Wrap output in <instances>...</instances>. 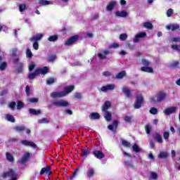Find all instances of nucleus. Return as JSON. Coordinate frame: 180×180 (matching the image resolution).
<instances>
[{
	"label": "nucleus",
	"instance_id": "obj_11",
	"mask_svg": "<svg viewBox=\"0 0 180 180\" xmlns=\"http://www.w3.org/2000/svg\"><path fill=\"white\" fill-rule=\"evenodd\" d=\"M144 37H147V33L142 32L137 34L134 38V43H139L140 39H144Z\"/></svg>",
	"mask_w": 180,
	"mask_h": 180
},
{
	"label": "nucleus",
	"instance_id": "obj_14",
	"mask_svg": "<svg viewBox=\"0 0 180 180\" xmlns=\"http://www.w3.org/2000/svg\"><path fill=\"white\" fill-rule=\"evenodd\" d=\"M115 15L117 18H127V16H129V13H127V11L125 10L122 11H117L115 13Z\"/></svg>",
	"mask_w": 180,
	"mask_h": 180
},
{
	"label": "nucleus",
	"instance_id": "obj_20",
	"mask_svg": "<svg viewBox=\"0 0 180 180\" xmlns=\"http://www.w3.org/2000/svg\"><path fill=\"white\" fill-rule=\"evenodd\" d=\"M119 127V121L117 120H115L112 122V124H110L108 126V129L109 130L113 131V129L117 130V127Z\"/></svg>",
	"mask_w": 180,
	"mask_h": 180
},
{
	"label": "nucleus",
	"instance_id": "obj_37",
	"mask_svg": "<svg viewBox=\"0 0 180 180\" xmlns=\"http://www.w3.org/2000/svg\"><path fill=\"white\" fill-rule=\"evenodd\" d=\"M40 6H46V5H51V1L47 0H39Z\"/></svg>",
	"mask_w": 180,
	"mask_h": 180
},
{
	"label": "nucleus",
	"instance_id": "obj_40",
	"mask_svg": "<svg viewBox=\"0 0 180 180\" xmlns=\"http://www.w3.org/2000/svg\"><path fill=\"white\" fill-rule=\"evenodd\" d=\"M58 40V35H51L48 38L49 41H57Z\"/></svg>",
	"mask_w": 180,
	"mask_h": 180
},
{
	"label": "nucleus",
	"instance_id": "obj_9",
	"mask_svg": "<svg viewBox=\"0 0 180 180\" xmlns=\"http://www.w3.org/2000/svg\"><path fill=\"white\" fill-rule=\"evenodd\" d=\"M37 71L39 75H40V74H41V75H46V74H49V72H50V68L47 66H44L41 68H37Z\"/></svg>",
	"mask_w": 180,
	"mask_h": 180
},
{
	"label": "nucleus",
	"instance_id": "obj_38",
	"mask_svg": "<svg viewBox=\"0 0 180 180\" xmlns=\"http://www.w3.org/2000/svg\"><path fill=\"white\" fill-rule=\"evenodd\" d=\"M143 27H145L146 29H148V30H151V29H153V23L150 22H145L143 24Z\"/></svg>",
	"mask_w": 180,
	"mask_h": 180
},
{
	"label": "nucleus",
	"instance_id": "obj_26",
	"mask_svg": "<svg viewBox=\"0 0 180 180\" xmlns=\"http://www.w3.org/2000/svg\"><path fill=\"white\" fill-rule=\"evenodd\" d=\"M122 92L124 94L126 98H131V96L133 95L131 94V91H130V89H129L126 87L122 88Z\"/></svg>",
	"mask_w": 180,
	"mask_h": 180
},
{
	"label": "nucleus",
	"instance_id": "obj_32",
	"mask_svg": "<svg viewBox=\"0 0 180 180\" xmlns=\"http://www.w3.org/2000/svg\"><path fill=\"white\" fill-rule=\"evenodd\" d=\"M6 158L9 162H15V158L9 152L6 153Z\"/></svg>",
	"mask_w": 180,
	"mask_h": 180
},
{
	"label": "nucleus",
	"instance_id": "obj_48",
	"mask_svg": "<svg viewBox=\"0 0 180 180\" xmlns=\"http://www.w3.org/2000/svg\"><path fill=\"white\" fill-rule=\"evenodd\" d=\"M122 146H123L124 147H131V144L130 143V142L126 141V140H122Z\"/></svg>",
	"mask_w": 180,
	"mask_h": 180
},
{
	"label": "nucleus",
	"instance_id": "obj_60",
	"mask_svg": "<svg viewBox=\"0 0 180 180\" xmlns=\"http://www.w3.org/2000/svg\"><path fill=\"white\" fill-rule=\"evenodd\" d=\"M33 43V49L34 50H39V42L37 41H32Z\"/></svg>",
	"mask_w": 180,
	"mask_h": 180
},
{
	"label": "nucleus",
	"instance_id": "obj_39",
	"mask_svg": "<svg viewBox=\"0 0 180 180\" xmlns=\"http://www.w3.org/2000/svg\"><path fill=\"white\" fill-rule=\"evenodd\" d=\"M37 75H39V73L37 72V70L36 69L34 72H32L28 75V78L29 79H34V78H36Z\"/></svg>",
	"mask_w": 180,
	"mask_h": 180
},
{
	"label": "nucleus",
	"instance_id": "obj_31",
	"mask_svg": "<svg viewBox=\"0 0 180 180\" xmlns=\"http://www.w3.org/2000/svg\"><path fill=\"white\" fill-rule=\"evenodd\" d=\"M103 113H104V118L105 119L106 122L112 121V113L110 112L106 111Z\"/></svg>",
	"mask_w": 180,
	"mask_h": 180
},
{
	"label": "nucleus",
	"instance_id": "obj_47",
	"mask_svg": "<svg viewBox=\"0 0 180 180\" xmlns=\"http://www.w3.org/2000/svg\"><path fill=\"white\" fill-rule=\"evenodd\" d=\"M56 82V79L54 77H49L46 79V84L48 85H52V84H54Z\"/></svg>",
	"mask_w": 180,
	"mask_h": 180
},
{
	"label": "nucleus",
	"instance_id": "obj_56",
	"mask_svg": "<svg viewBox=\"0 0 180 180\" xmlns=\"http://www.w3.org/2000/svg\"><path fill=\"white\" fill-rule=\"evenodd\" d=\"M172 15H174V10H172V8L168 9L167 11V18H171V16H172Z\"/></svg>",
	"mask_w": 180,
	"mask_h": 180
},
{
	"label": "nucleus",
	"instance_id": "obj_27",
	"mask_svg": "<svg viewBox=\"0 0 180 180\" xmlns=\"http://www.w3.org/2000/svg\"><path fill=\"white\" fill-rule=\"evenodd\" d=\"M43 39V34H37L36 36H33L30 39V41H39Z\"/></svg>",
	"mask_w": 180,
	"mask_h": 180
},
{
	"label": "nucleus",
	"instance_id": "obj_24",
	"mask_svg": "<svg viewBox=\"0 0 180 180\" xmlns=\"http://www.w3.org/2000/svg\"><path fill=\"white\" fill-rule=\"evenodd\" d=\"M115 6H116V1H111L107 5L106 9H107V11L110 12V11H113Z\"/></svg>",
	"mask_w": 180,
	"mask_h": 180
},
{
	"label": "nucleus",
	"instance_id": "obj_45",
	"mask_svg": "<svg viewBox=\"0 0 180 180\" xmlns=\"http://www.w3.org/2000/svg\"><path fill=\"white\" fill-rule=\"evenodd\" d=\"M38 123L43 124H48L50 123V120H49V118H42L38 120Z\"/></svg>",
	"mask_w": 180,
	"mask_h": 180
},
{
	"label": "nucleus",
	"instance_id": "obj_54",
	"mask_svg": "<svg viewBox=\"0 0 180 180\" xmlns=\"http://www.w3.org/2000/svg\"><path fill=\"white\" fill-rule=\"evenodd\" d=\"M37 102H39V99L37 98H31L28 99L29 103H37Z\"/></svg>",
	"mask_w": 180,
	"mask_h": 180
},
{
	"label": "nucleus",
	"instance_id": "obj_55",
	"mask_svg": "<svg viewBox=\"0 0 180 180\" xmlns=\"http://www.w3.org/2000/svg\"><path fill=\"white\" fill-rule=\"evenodd\" d=\"M15 106H16V102L12 101L9 103L8 108L11 109V110H15Z\"/></svg>",
	"mask_w": 180,
	"mask_h": 180
},
{
	"label": "nucleus",
	"instance_id": "obj_36",
	"mask_svg": "<svg viewBox=\"0 0 180 180\" xmlns=\"http://www.w3.org/2000/svg\"><path fill=\"white\" fill-rule=\"evenodd\" d=\"M6 119L8 120V122H11V123H15V117L10 114L6 115Z\"/></svg>",
	"mask_w": 180,
	"mask_h": 180
},
{
	"label": "nucleus",
	"instance_id": "obj_49",
	"mask_svg": "<svg viewBox=\"0 0 180 180\" xmlns=\"http://www.w3.org/2000/svg\"><path fill=\"white\" fill-rule=\"evenodd\" d=\"M78 171H79V167H77L75 169L74 173H72V174L70 176V177L69 178L70 180L74 179V178H75L77 176V172H78Z\"/></svg>",
	"mask_w": 180,
	"mask_h": 180
},
{
	"label": "nucleus",
	"instance_id": "obj_10",
	"mask_svg": "<svg viewBox=\"0 0 180 180\" xmlns=\"http://www.w3.org/2000/svg\"><path fill=\"white\" fill-rule=\"evenodd\" d=\"M50 96L51 98L56 99V98H64L65 94L63 93V91H53L51 94Z\"/></svg>",
	"mask_w": 180,
	"mask_h": 180
},
{
	"label": "nucleus",
	"instance_id": "obj_64",
	"mask_svg": "<svg viewBox=\"0 0 180 180\" xmlns=\"http://www.w3.org/2000/svg\"><path fill=\"white\" fill-rule=\"evenodd\" d=\"M23 68V64L22 63H19V67L17 68L18 72H22Z\"/></svg>",
	"mask_w": 180,
	"mask_h": 180
},
{
	"label": "nucleus",
	"instance_id": "obj_44",
	"mask_svg": "<svg viewBox=\"0 0 180 180\" xmlns=\"http://www.w3.org/2000/svg\"><path fill=\"white\" fill-rule=\"evenodd\" d=\"M6 67H8V63L2 62L0 63V71H5V70H6Z\"/></svg>",
	"mask_w": 180,
	"mask_h": 180
},
{
	"label": "nucleus",
	"instance_id": "obj_53",
	"mask_svg": "<svg viewBox=\"0 0 180 180\" xmlns=\"http://www.w3.org/2000/svg\"><path fill=\"white\" fill-rule=\"evenodd\" d=\"M127 34H121L120 35V40H121V41H124V40L127 39Z\"/></svg>",
	"mask_w": 180,
	"mask_h": 180
},
{
	"label": "nucleus",
	"instance_id": "obj_22",
	"mask_svg": "<svg viewBox=\"0 0 180 180\" xmlns=\"http://www.w3.org/2000/svg\"><path fill=\"white\" fill-rule=\"evenodd\" d=\"M141 70L143 72H148V74H153L154 72V69L149 66H142Z\"/></svg>",
	"mask_w": 180,
	"mask_h": 180
},
{
	"label": "nucleus",
	"instance_id": "obj_58",
	"mask_svg": "<svg viewBox=\"0 0 180 180\" xmlns=\"http://www.w3.org/2000/svg\"><path fill=\"white\" fill-rule=\"evenodd\" d=\"M150 113H151V115H157V113H158V110L155 108H152L150 110Z\"/></svg>",
	"mask_w": 180,
	"mask_h": 180
},
{
	"label": "nucleus",
	"instance_id": "obj_4",
	"mask_svg": "<svg viewBox=\"0 0 180 180\" xmlns=\"http://www.w3.org/2000/svg\"><path fill=\"white\" fill-rule=\"evenodd\" d=\"M78 40H79V35H73L65 41V46H67L68 47L72 46V44H75Z\"/></svg>",
	"mask_w": 180,
	"mask_h": 180
},
{
	"label": "nucleus",
	"instance_id": "obj_7",
	"mask_svg": "<svg viewBox=\"0 0 180 180\" xmlns=\"http://www.w3.org/2000/svg\"><path fill=\"white\" fill-rule=\"evenodd\" d=\"M109 54H112V52L108 50H103L101 51V53L97 54V56L100 60H106V56H109Z\"/></svg>",
	"mask_w": 180,
	"mask_h": 180
},
{
	"label": "nucleus",
	"instance_id": "obj_51",
	"mask_svg": "<svg viewBox=\"0 0 180 180\" xmlns=\"http://www.w3.org/2000/svg\"><path fill=\"white\" fill-rule=\"evenodd\" d=\"M132 119L131 115H127L124 117V120L126 123H131Z\"/></svg>",
	"mask_w": 180,
	"mask_h": 180
},
{
	"label": "nucleus",
	"instance_id": "obj_61",
	"mask_svg": "<svg viewBox=\"0 0 180 180\" xmlns=\"http://www.w3.org/2000/svg\"><path fill=\"white\" fill-rule=\"evenodd\" d=\"M146 129V132L147 133V134H150V133H151V127H150V125L146 124L145 127Z\"/></svg>",
	"mask_w": 180,
	"mask_h": 180
},
{
	"label": "nucleus",
	"instance_id": "obj_15",
	"mask_svg": "<svg viewBox=\"0 0 180 180\" xmlns=\"http://www.w3.org/2000/svg\"><path fill=\"white\" fill-rule=\"evenodd\" d=\"M31 155H32V154L30 153H25L20 160V164H22L23 165H25V162H27V161L29 160V158H30Z\"/></svg>",
	"mask_w": 180,
	"mask_h": 180
},
{
	"label": "nucleus",
	"instance_id": "obj_63",
	"mask_svg": "<svg viewBox=\"0 0 180 180\" xmlns=\"http://www.w3.org/2000/svg\"><path fill=\"white\" fill-rule=\"evenodd\" d=\"M13 64L19 63V60H20L19 56H15V57H13Z\"/></svg>",
	"mask_w": 180,
	"mask_h": 180
},
{
	"label": "nucleus",
	"instance_id": "obj_59",
	"mask_svg": "<svg viewBox=\"0 0 180 180\" xmlns=\"http://www.w3.org/2000/svg\"><path fill=\"white\" fill-rule=\"evenodd\" d=\"M171 47L173 50H176V51H180V46L179 45L173 44V45H172Z\"/></svg>",
	"mask_w": 180,
	"mask_h": 180
},
{
	"label": "nucleus",
	"instance_id": "obj_57",
	"mask_svg": "<svg viewBox=\"0 0 180 180\" xmlns=\"http://www.w3.org/2000/svg\"><path fill=\"white\" fill-rule=\"evenodd\" d=\"M17 53H18V48H13V49L11 50L12 57H16V56H18Z\"/></svg>",
	"mask_w": 180,
	"mask_h": 180
},
{
	"label": "nucleus",
	"instance_id": "obj_16",
	"mask_svg": "<svg viewBox=\"0 0 180 180\" xmlns=\"http://www.w3.org/2000/svg\"><path fill=\"white\" fill-rule=\"evenodd\" d=\"M74 89H75V86L74 85L67 86L64 88V91H63L65 94V96H67L68 94H71Z\"/></svg>",
	"mask_w": 180,
	"mask_h": 180
},
{
	"label": "nucleus",
	"instance_id": "obj_19",
	"mask_svg": "<svg viewBox=\"0 0 180 180\" xmlns=\"http://www.w3.org/2000/svg\"><path fill=\"white\" fill-rule=\"evenodd\" d=\"M166 29H167V30H172V32H175V30H179L180 26L178 24H171L169 25H166Z\"/></svg>",
	"mask_w": 180,
	"mask_h": 180
},
{
	"label": "nucleus",
	"instance_id": "obj_5",
	"mask_svg": "<svg viewBox=\"0 0 180 180\" xmlns=\"http://www.w3.org/2000/svg\"><path fill=\"white\" fill-rule=\"evenodd\" d=\"M51 174L53 172H51V166L50 165L43 167L39 172V175H45V176H50Z\"/></svg>",
	"mask_w": 180,
	"mask_h": 180
},
{
	"label": "nucleus",
	"instance_id": "obj_18",
	"mask_svg": "<svg viewBox=\"0 0 180 180\" xmlns=\"http://www.w3.org/2000/svg\"><path fill=\"white\" fill-rule=\"evenodd\" d=\"M21 144L23 146H30V147H32V148H37V145L34 143L33 141H29L27 140H22L21 141Z\"/></svg>",
	"mask_w": 180,
	"mask_h": 180
},
{
	"label": "nucleus",
	"instance_id": "obj_25",
	"mask_svg": "<svg viewBox=\"0 0 180 180\" xmlns=\"http://www.w3.org/2000/svg\"><path fill=\"white\" fill-rule=\"evenodd\" d=\"M28 111L30 115H33L34 116H39V115L41 113V110H36L34 108H30L28 109Z\"/></svg>",
	"mask_w": 180,
	"mask_h": 180
},
{
	"label": "nucleus",
	"instance_id": "obj_23",
	"mask_svg": "<svg viewBox=\"0 0 180 180\" xmlns=\"http://www.w3.org/2000/svg\"><path fill=\"white\" fill-rule=\"evenodd\" d=\"M153 139L156 140L157 143H159L160 144L164 143V140H162V136H161V134L159 133H156L155 135H153Z\"/></svg>",
	"mask_w": 180,
	"mask_h": 180
},
{
	"label": "nucleus",
	"instance_id": "obj_42",
	"mask_svg": "<svg viewBox=\"0 0 180 180\" xmlns=\"http://www.w3.org/2000/svg\"><path fill=\"white\" fill-rule=\"evenodd\" d=\"M132 150L135 153H140V151H141V148H140V147H139V145H137V143H134L132 146Z\"/></svg>",
	"mask_w": 180,
	"mask_h": 180
},
{
	"label": "nucleus",
	"instance_id": "obj_1",
	"mask_svg": "<svg viewBox=\"0 0 180 180\" xmlns=\"http://www.w3.org/2000/svg\"><path fill=\"white\" fill-rule=\"evenodd\" d=\"M53 106H56V108H67L70 106V103L65 100L51 101V105H48V108L51 109Z\"/></svg>",
	"mask_w": 180,
	"mask_h": 180
},
{
	"label": "nucleus",
	"instance_id": "obj_35",
	"mask_svg": "<svg viewBox=\"0 0 180 180\" xmlns=\"http://www.w3.org/2000/svg\"><path fill=\"white\" fill-rule=\"evenodd\" d=\"M56 60H57V55H56V53L50 55L47 58V61L49 63H53V61H56Z\"/></svg>",
	"mask_w": 180,
	"mask_h": 180
},
{
	"label": "nucleus",
	"instance_id": "obj_43",
	"mask_svg": "<svg viewBox=\"0 0 180 180\" xmlns=\"http://www.w3.org/2000/svg\"><path fill=\"white\" fill-rule=\"evenodd\" d=\"M28 6L26 4H19V11L20 12H25L27 9Z\"/></svg>",
	"mask_w": 180,
	"mask_h": 180
},
{
	"label": "nucleus",
	"instance_id": "obj_28",
	"mask_svg": "<svg viewBox=\"0 0 180 180\" xmlns=\"http://www.w3.org/2000/svg\"><path fill=\"white\" fill-rule=\"evenodd\" d=\"M89 117L91 120H96L98 119H101V115L98 112H92L89 115Z\"/></svg>",
	"mask_w": 180,
	"mask_h": 180
},
{
	"label": "nucleus",
	"instance_id": "obj_3",
	"mask_svg": "<svg viewBox=\"0 0 180 180\" xmlns=\"http://www.w3.org/2000/svg\"><path fill=\"white\" fill-rule=\"evenodd\" d=\"M144 103V97L141 94H137L135 98V103L134 104V109H140Z\"/></svg>",
	"mask_w": 180,
	"mask_h": 180
},
{
	"label": "nucleus",
	"instance_id": "obj_46",
	"mask_svg": "<svg viewBox=\"0 0 180 180\" xmlns=\"http://www.w3.org/2000/svg\"><path fill=\"white\" fill-rule=\"evenodd\" d=\"M124 162L127 167H129V168H134L132 161L130 162L129 160H124Z\"/></svg>",
	"mask_w": 180,
	"mask_h": 180
},
{
	"label": "nucleus",
	"instance_id": "obj_13",
	"mask_svg": "<svg viewBox=\"0 0 180 180\" xmlns=\"http://www.w3.org/2000/svg\"><path fill=\"white\" fill-rule=\"evenodd\" d=\"M176 109H178L176 107L173 106L168 108H166L164 110L165 115H167V116H169V115H172V113H175L176 112Z\"/></svg>",
	"mask_w": 180,
	"mask_h": 180
},
{
	"label": "nucleus",
	"instance_id": "obj_34",
	"mask_svg": "<svg viewBox=\"0 0 180 180\" xmlns=\"http://www.w3.org/2000/svg\"><path fill=\"white\" fill-rule=\"evenodd\" d=\"M124 77H126V71L122 70L117 74L115 78L117 79H122V78H124Z\"/></svg>",
	"mask_w": 180,
	"mask_h": 180
},
{
	"label": "nucleus",
	"instance_id": "obj_21",
	"mask_svg": "<svg viewBox=\"0 0 180 180\" xmlns=\"http://www.w3.org/2000/svg\"><path fill=\"white\" fill-rule=\"evenodd\" d=\"M169 68L179 69L180 68V63L178 60H173L168 65Z\"/></svg>",
	"mask_w": 180,
	"mask_h": 180
},
{
	"label": "nucleus",
	"instance_id": "obj_41",
	"mask_svg": "<svg viewBox=\"0 0 180 180\" xmlns=\"http://www.w3.org/2000/svg\"><path fill=\"white\" fill-rule=\"evenodd\" d=\"M25 108V103L20 101H17V109L18 110H20V109H23Z\"/></svg>",
	"mask_w": 180,
	"mask_h": 180
},
{
	"label": "nucleus",
	"instance_id": "obj_6",
	"mask_svg": "<svg viewBox=\"0 0 180 180\" xmlns=\"http://www.w3.org/2000/svg\"><path fill=\"white\" fill-rule=\"evenodd\" d=\"M14 130H15V131H17L18 133H23V131H25V130H26L27 134H30V133H31L30 129H26V127H25L23 125L15 126L14 127Z\"/></svg>",
	"mask_w": 180,
	"mask_h": 180
},
{
	"label": "nucleus",
	"instance_id": "obj_52",
	"mask_svg": "<svg viewBox=\"0 0 180 180\" xmlns=\"http://www.w3.org/2000/svg\"><path fill=\"white\" fill-rule=\"evenodd\" d=\"M26 56H27L28 58H32L33 57V53L30 49H27L26 50Z\"/></svg>",
	"mask_w": 180,
	"mask_h": 180
},
{
	"label": "nucleus",
	"instance_id": "obj_33",
	"mask_svg": "<svg viewBox=\"0 0 180 180\" xmlns=\"http://www.w3.org/2000/svg\"><path fill=\"white\" fill-rule=\"evenodd\" d=\"M91 154V149H82V153H80L81 157H88Z\"/></svg>",
	"mask_w": 180,
	"mask_h": 180
},
{
	"label": "nucleus",
	"instance_id": "obj_62",
	"mask_svg": "<svg viewBox=\"0 0 180 180\" xmlns=\"http://www.w3.org/2000/svg\"><path fill=\"white\" fill-rule=\"evenodd\" d=\"M163 137H164L165 140H168V139H169V132L165 131L163 133Z\"/></svg>",
	"mask_w": 180,
	"mask_h": 180
},
{
	"label": "nucleus",
	"instance_id": "obj_29",
	"mask_svg": "<svg viewBox=\"0 0 180 180\" xmlns=\"http://www.w3.org/2000/svg\"><path fill=\"white\" fill-rule=\"evenodd\" d=\"M86 175L88 178H92L95 175V169L89 167L86 172Z\"/></svg>",
	"mask_w": 180,
	"mask_h": 180
},
{
	"label": "nucleus",
	"instance_id": "obj_50",
	"mask_svg": "<svg viewBox=\"0 0 180 180\" xmlns=\"http://www.w3.org/2000/svg\"><path fill=\"white\" fill-rule=\"evenodd\" d=\"M141 63L143 67H150V61L147 60L146 59L143 58L141 60Z\"/></svg>",
	"mask_w": 180,
	"mask_h": 180
},
{
	"label": "nucleus",
	"instance_id": "obj_12",
	"mask_svg": "<svg viewBox=\"0 0 180 180\" xmlns=\"http://www.w3.org/2000/svg\"><path fill=\"white\" fill-rule=\"evenodd\" d=\"M115 89V84H107L103 86L99 90L101 92H107L108 91H113Z\"/></svg>",
	"mask_w": 180,
	"mask_h": 180
},
{
	"label": "nucleus",
	"instance_id": "obj_17",
	"mask_svg": "<svg viewBox=\"0 0 180 180\" xmlns=\"http://www.w3.org/2000/svg\"><path fill=\"white\" fill-rule=\"evenodd\" d=\"M111 106H112V103H110V101H106L101 108L102 112H109V108H110Z\"/></svg>",
	"mask_w": 180,
	"mask_h": 180
},
{
	"label": "nucleus",
	"instance_id": "obj_2",
	"mask_svg": "<svg viewBox=\"0 0 180 180\" xmlns=\"http://www.w3.org/2000/svg\"><path fill=\"white\" fill-rule=\"evenodd\" d=\"M156 98V100L155 98ZM155 98L152 97L150 98L151 103H156V102H162L165 98H167V94L162 91H160L155 95Z\"/></svg>",
	"mask_w": 180,
	"mask_h": 180
},
{
	"label": "nucleus",
	"instance_id": "obj_30",
	"mask_svg": "<svg viewBox=\"0 0 180 180\" xmlns=\"http://www.w3.org/2000/svg\"><path fill=\"white\" fill-rule=\"evenodd\" d=\"M169 153L168 152L162 151L158 155V158H160V160H167V158L169 157Z\"/></svg>",
	"mask_w": 180,
	"mask_h": 180
},
{
	"label": "nucleus",
	"instance_id": "obj_8",
	"mask_svg": "<svg viewBox=\"0 0 180 180\" xmlns=\"http://www.w3.org/2000/svg\"><path fill=\"white\" fill-rule=\"evenodd\" d=\"M93 155L98 160H103V158H105V154H103L102 150H94L93 151Z\"/></svg>",
	"mask_w": 180,
	"mask_h": 180
}]
</instances>
